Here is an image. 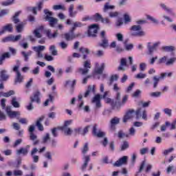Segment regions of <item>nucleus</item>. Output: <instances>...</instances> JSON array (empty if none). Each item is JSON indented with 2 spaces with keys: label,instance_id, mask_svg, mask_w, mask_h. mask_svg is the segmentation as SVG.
Masks as SVG:
<instances>
[{
  "label": "nucleus",
  "instance_id": "nucleus-1",
  "mask_svg": "<svg viewBox=\"0 0 176 176\" xmlns=\"http://www.w3.org/2000/svg\"><path fill=\"white\" fill-rule=\"evenodd\" d=\"M131 36H145V32L140 25H132L130 28Z\"/></svg>",
  "mask_w": 176,
  "mask_h": 176
},
{
  "label": "nucleus",
  "instance_id": "nucleus-2",
  "mask_svg": "<svg viewBox=\"0 0 176 176\" xmlns=\"http://www.w3.org/2000/svg\"><path fill=\"white\" fill-rule=\"evenodd\" d=\"M171 78L173 76V72L169 73H161L160 76L157 77L156 76H153V88L156 89L157 87V85L159 84V82L166 77Z\"/></svg>",
  "mask_w": 176,
  "mask_h": 176
},
{
  "label": "nucleus",
  "instance_id": "nucleus-3",
  "mask_svg": "<svg viewBox=\"0 0 176 176\" xmlns=\"http://www.w3.org/2000/svg\"><path fill=\"white\" fill-rule=\"evenodd\" d=\"M63 36L65 41H74V39H76V38H79V36H80V33L75 34V31L70 29L68 32H66L63 34Z\"/></svg>",
  "mask_w": 176,
  "mask_h": 176
},
{
  "label": "nucleus",
  "instance_id": "nucleus-4",
  "mask_svg": "<svg viewBox=\"0 0 176 176\" xmlns=\"http://www.w3.org/2000/svg\"><path fill=\"white\" fill-rule=\"evenodd\" d=\"M104 69H105V63H102L100 66V63H98V62L95 63L94 72L98 75H102L103 79L104 78H107V74H102V72H104Z\"/></svg>",
  "mask_w": 176,
  "mask_h": 176
},
{
  "label": "nucleus",
  "instance_id": "nucleus-5",
  "mask_svg": "<svg viewBox=\"0 0 176 176\" xmlns=\"http://www.w3.org/2000/svg\"><path fill=\"white\" fill-rule=\"evenodd\" d=\"M82 98H83V96L82 94L78 95V109L87 113L90 112V107L89 105L85 106V102H83Z\"/></svg>",
  "mask_w": 176,
  "mask_h": 176
},
{
  "label": "nucleus",
  "instance_id": "nucleus-6",
  "mask_svg": "<svg viewBox=\"0 0 176 176\" xmlns=\"http://www.w3.org/2000/svg\"><path fill=\"white\" fill-rule=\"evenodd\" d=\"M83 67L84 68H80L78 69V72H80L81 75H87V74H89L90 68H91V63L90 60L84 61Z\"/></svg>",
  "mask_w": 176,
  "mask_h": 176
},
{
  "label": "nucleus",
  "instance_id": "nucleus-7",
  "mask_svg": "<svg viewBox=\"0 0 176 176\" xmlns=\"http://www.w3.org/2000/svg\"><path fill=\"white\" fill-rule=\"evenodd\" d=\"M100 36H101L102 41L98 44V46H99L100 47H102L103 49H107V47L109 45V44L108 43V39L105 36V31H102L100 32Z\"/></svg>",
  "mask_w": 176,
  "mask_h": 176
},
{
  "label": "nucleus",
  "instance_id": "nucleus-8",
  "mask_svg": "<svg viewBox=\"0 0 176 176\" xmlns=\"http://www.w3.org/2000/svg\"><path fill=\"white\" fill-rule=\"evenodd\" d=\"M46 49L45 45H38L32 47V50L36 52V56L37 58H43V52Z\"/></svg>",
  "mask_w": 176,
  "mask_h": 176
},
{
  "label": "nucleus",
  "instance_id": "nucleus-9",
  "mask_svg": "<svg viewBox=\"0 0 176 176\" xmlns=\"http://www.w3.org/2000/svg\"><path fill=\"white\" fill-rule=\"evenodd\" d=\"M21 39V34H18L16 36L10 35L8 36L4 37L1 39L3 43H6L8 42H17Z\"/></svg>",
  "mask_w": 176,
  "mask_h": 176
},
{
  "label": "nucleus",
  "instance_id": "nucleus-10",
  "mask_svg": "<svg viewBox=\"0 0 176 176\" xmlns=\"http://www.w3.org/2000/svg\"><path fill=\"white\" fill-rule=\"evenodd\" d=\"M134 115H135V111H134V109L128 110L122 119L123 123H127L130 119L134 118Z\"/></svg>",
  "mask_w": 176,
  "mask_h": 176
},
{
  "label": "nucleus",
  "instance_id": "nucleus-11",
  "mask_svg": "<svg viewBox=\"0 0 176 176\" xmlns=\"http://www.w3.org/2000/svg\"><path fill=\"white\" fill-rule=\"evenodd\" d=\"M91 104H94L96 109H100L101 108V95L96 94L91 100Z\"/></svg>",
  "mask_w": 176,
  "mask_h": 176
},
{
  "label": "nucleus",
  "instance_id": "nucleus-12",
  "mask_svg": "<svg viewBox=\"0 0 176 176\" xmlns=\"http://www.w3.org/2000/svg\"><path fill=\"white\" fill-rule=\"evenodd\" d=\"M136 119L142 118L144 120H148V116L146 114V110L139 109L135 112Z\"/></svg>",
  "mask_w": 176,
  "mask_h": 176
},
{
  "label": "nucleus",
  "instance_id": "nucleus-13",
  "mask_svg": "<svg viewBox=\"0 0 176 176\" xmlns=\"http://www.w3.org/2000/svg\"><path fill=\"white\" fill-rule=\"evenodd\" d=\"M98 31V25L97 24L91 25L88 30V36H96V34H97Z\"/></svg>",
  "mask_w": 176,
  "mask_h": 176
},
{
  "label": "nucleus",
  "instance_id": "nucleus-14",
  "mask_svg": "<svg viewBox=\"0 0 176 176\" xmlns=\"http://www.w3.org/2000/svg\"><path fill=\"white\" fill-rule=\"evenodd\" d=\"M36 153H38V148L34 147L30 151V156L33 163H38V162H39V157L36 155Z\"/></svg>",
  "mask_w": 176,
  "mask_h": 176
},
{
  "label": "nucleus",
  "instance_id": "nucleus-15",
  "mask_svg": "<svg viewBox=\"0 0 176 176\" xmlns=\"http://www.w3.org/2000/svg\"><path fill=\"white\" fill-rule=\"evenodd\" d=\"M129 157L123 156L122 157L120 158L118 161H116L113 166L114 167H120V166H123V164H126L127 163V160Z\"/></svg>",
  "mask_w": 176,
  "mask_h": 176
},
{
  "label": "nucleus",
  "instance_id": "nucleus-16",
  "mask_svg": "<svg viewBox=\"0 0 176 176\" xmlns=\"http://www.w3.org/2000/svg\"><path fill=\"white\" fill-rule=\"evenodd\" d=\"M159 45H160V42L155 43L153 45H151V43H148L147 45L148 54H153V51L157 49V46H159Z\"/></svg>",
  "mask_w": 176,
  "mask_h": 176
},
{
  "label": "nucleus",
  "instance_id": "nucleus-17",
  "mask_svg": "<svg viewBox=\"0 0 176 176\" xmlns=\"http://www.w3.org/2000/svg\"><path fill=\"white\" fill-rule=\"evenodd\" d=\"M120 123V118L114 117L110 120V129L111 130H115L116 126Z\"/></svg>",
  "mask_w": 176,
  "mask_h": 176
},
{
  "label": "nucleus",
  "instance_id": "nucleus-18",
  "mask_svg": "<svg viewBox=\"0 0 176 176\" xmlns=\"http://www.w3.org/2000/svg\"><path fill=\"white\" fill-rule=\"evenodd\" d=\"M42 32H43V26H39L33 31L35 38H42Z\"/></svg>",
  "mask_w": 176,
  "mask_h": 176
},
{
  "label": "nucleus",
  "instance_id": "nucleus-19",
  "mask_svg": "<svg viewBox=\"0 0 176 176\" xmlns=\"http://www.w3.org/2000/svg\"><path fill=\"white\" fill-rule=\"evenodd\" d=\"M42 8H43V1H39L36 3V7H33L31 9V11L32 12L33 14H38V10H42Z\"/></svg>",
  "mask_w": 176,
  "mask_h": 176
},
{
  "label": "nucleus",
  "instance_id": "nucleus-20",
  "mask_svg": "<svg viewBox=\"0 0 176 176\" xmlns=\"http://www.w3.org/2000/svg\"><path fill=\"white\" fill-rule=\"evenodd\" d=\"M92 133L94 135H95L96 137H98V138H101L105 135V133H104L101 130H99L97 132V124H95L94 126Z\"/></svg>",
  "mask_w": 176,
  "mask_h": 176
},
{
  "label": "nucleus",
  "instance_id": "nucleus-21",
  "mask_svg": "<svg viewBox=\"0 0 176 176\" xmlns=\"http://www.w3.org/2000/svg\"><path fill=\"white\" fill-rule=\"evenodd\" d=\"M6 113L10 118H17V116H20V111H12L10 107H6Z\"/></svg>",
  "mask_w": 176,
  "mask_h": 176
},
{
  "label": "nucleus",
  "instance_id": "nucleus-22",
  "mask_svg": "<svg viewBox=\"0 0 176 176\" xmlns=\"http://www.w3.org/2000/svg\"><path fill=\"white\" fill-rule=\"evenodd\" d=\"M39 96H41V92L39 91H36L34 93L33 96L30 97V101L32 102H37L39 104L41 100L39 99Z\"/></svg>",
  "mask_w": 176,
  "mask_h": 176
},
{
  "label": "nucleus",
  "instance_id": "nucleus-23",
  "mask_svg": "<svg viewBox=\"0 0 176 176\" xmlns=\"http://www.w3.org/2000/svg\"><path fill=\"white\" fill-rule=\"evenodd\" d=\"M82 160L84 163L81 166L82 171H85L86 170L87 165L89 164V162H90V156L89 155H85L82 157Z\"/></svg>",
  "mask_w": 176,
  "mask_h": 176
},
{
  "label": "nucleus",
  "instance_id": "nucleus-24",
  "mask_svg": "<svg viewBox=\"0 0 176 176\" xmlns=\"http://www.w3.org/2000/svg\"><path fill=\"white\" fill-rule=\"evenodd\" d=\"M90 94H96V85H89L84 95V97H89Z\"/></svg>",
  "mask_w": 176,
  "mask_h": 176
},
{
  "label": "nucleus",
  "instance_id": "nucleus-25",
  "mask_svg": "<svg viewBox=\"0 0 176 176\" xmlns=\"http://www.w3.org/2000/svg\"><path fill=\"white\" fill-rule=\"evenodd\" d=\"M75 8V6L74 4H71L69 7L68 12L69 17H76V14H78V11L74 10Z\"/></svg>",
  "mask_w": 176,
  "mask_h": 176
},
{
  "label": "nucleus",
  "instance_id": "nucleus-26",
  "mask_svg": "<svg viewBox=\"0 0 176 176\" xmlns=\"http://www.w3.org/2000/svg\"><path fill=\"white\" fill-rule=\"evenodd\" d=\"M126 66H127V60L125 58H121L118 71H126V68H124Z\"/></svg>",
  "mask_w": 176,
  "mask_h": 176
},
{
  "label": "nucleus",
  "instance_id": "nucleus-27",
  "mask_svg": "<svg viewBox=\"0 0 176 176\" xmlns=\"http://www.w3.org/2000/svg\"><path fill=\"white\" fill-rule=\"evenodd\" d=\"M43 119H45V116H41L37 120L36 122V127H38L40 131H43L44 130L43 125H42V122L43 121Z\"/></svg>",
  "mask_w": 176,
  "mask_h": 176
},
{
  "label": "nucleus",
  "instance_id": "nucleus-28",
  "mask_svg": "<svg viewBox=\"0 0 176 176\" xmlns=\"http://www.w3.org/2000/svg\"><path fill=\"white\" fill-rule=\"evenodd\" d=\"M45 32L49 39H54L57 38V36H58V32H57V30L54 34H52V30H47Z\"/></svg>",
  "mask_w": 176,
  "mask_h": 176
},
{
  "label": "nucleus",
  "instance_id": "nucleus-29",
  "mask_svg": "<svg viewBox=\"0 0 176 176\" xmlns=\"http://www.w3.org/2000/svg\"><path fill=\"white\" fill-rule=\"evenodd\" d=\"M16 155L17 156H20V155H23V156H27L28 155V150L25 149L24 147H21L16 150Z\"/></svg>",
  "mask_w": 176,
  "mask_h": 176
},
{
  "label": "nucleus",
  "instance_id": "nucleus-30",
  "mask_svg": "<svg viewBox=\"0 0 176 176\" xmlns=\"http://www.w3.org/2000/svg\"><path fill=\"white\" fill-rule=\"evenodd\" d=\"M7 72H8L5 69L1 70V72H0V78H1L0 81L2 80L3 82H5V81H6L7 80L9 79V75H8L6 74Z\"/></svg>",
  "mask_w": 176,
  "mask_h": 176
},
{
  "label": "nucleus",
  "instance_id": "nucleus-31",
  "mask_svg": "<svg viewBox=\"0 0 176 176\" xmlns=\"http://www.w3.org/2000/svg\"><path fill=\"white\" fill-rule=\"evenodd\" d=\"M38 136L34 133H30V140L31 141H33V145H38L39 144V140H37Z\"/></svg>",
  "mask_w": 176,
  "mask_h": 176
},
{
  "label": "nucleus",
  "instance_id": "nucleus-32",
  "mask_svg": "<svg viewBox=\"0 0 176 176\" xmlns=\"http://www.w3.org/2000/svg\"><path fill=\"white\" fill-rule=\"evenodd\" d=\"M79 52H80V53L84 54L82 56L83 60H86V58H87V56H86V54H90V50H89V49L85 48L83 47H82L79 49Z\"/></svg>",
  "mask_w": 176,
  "mask_h": 176
},
{
  "label": "nucleus",
  "instance_id": "nucleus-33",
  "mask_svg": "<svg viewBox=\"0 0 176 176\" xmlns=\"http://www.w3.org/2000/svg\"><path fill=\"white\" fill-rule=\"evenodd\" d=\"M13 31V25L12 24H8L6 26H3L2 28V33L7 32H12Z\"/></svg>",
  "mask_w": 176,
  "mask_h": 176
},
{
  "label": "nucleus",
  "instance_id": "nucleus-34",
  "mask_svg": "<svg viewBox=\"0 0 176 176\" xmlns=\"http://www.w3.org/2000/svg\"><path fill=\"white\" fill-rule=\"evenodd\" d=\"M23 79H24V77H23V76L21 75V73H20V72H17L14 84L17 85V83H21Z\"/></svg>",
  "mask_w": 176,
  "mask_h": 176
},
{
  "label": "nucleus",
  "instance_id": "nucleus-35",
  "mask_svg": "<svg viewBox=\"0 0 176 176\" xmlns=\"http://www.w3.org/2000/svg\"><path fill=\"white\" fill-rule=\"evenodd\" d=\"M113 9H115V6H112L111 4H109V3H106L104 6L103 8V12L104 13H107V12H108V10H113Z\"/></svg>",
  "mask_w": 176,
  "mask_h": 176
},
{
  "label": "nucleus",
  "instance_id": "nucleus-36",
  "mask_svg": "<svg viewBox=\"0 0 176 176\" xmlns=\"http://www.w3.org/2000/svg\"><path fill=\"white\" fill-rule=\"evenodd\" d=\"M60 130L63 131L65 135H72L73 133V130L69 127H60Z\"/></svg>",
  "mask_w": 176,
  "mask_h": 176
},
{
  "label": "nucleus",
  "instance_id": "nucleus-37",
  "mask_svg": "<svg viewBox=\"0 0 176 176\" xmlns=\"http://www.w3.org/2000/svg\"><path fill=\"white\" fill-rule=\"evenodd\" d=\"M44 14H45V20L49 21L50 19H52L53 12H50L49 10L45 9L44 10Z\"/></svg>",
  "mask_w": 176,
  "mask_h": 176
},
{
  "label": "nucleus",
  "instance_id": "nucleus-38",
  "mask_svg": "<svg viewBox=\"0 0 176 176\" xmlns=\"http://www.w3.org/2000/svg\"><path fill=\"white\" fill-rule=\"evenodd\" d=\"M104 101L107 104H110V105L112 107V108H115V107H116V101H115L109 98H105Z\"/></svg>",
  "mask_w": 176,
  "mask_h": 176
},
{
  "label": "nucleus",
  "instance_id": "nucleus-39",
  "mask_svg": "<svg viewBox=\"0 0 176 176\" xmlns=\"http://www.w3.org/2000/svg\"><path fill=\"white\" fill-rule=\"evenodd\" d=\"M14 95V91L11 90L8 92H0V97H10V96Z\"/></svg>",
  "mask_w": 176,
  "mask_h": 176
},
{
  "label": "nucleus",
  "instance_id": "nucleus-40",
  "mask_svg": "<svg viewBox=\"0 0 176 176\" xmlns=\"http://www.w3.org/2000/svg\"><path fill=\"white\" fill-rule=\"evenodd\" d=\"M21 54L24 57V60L27 62L28 61V59H29L28 57H30V56L32 54V51H28V52L23 51L21 52Z\"/></svg>",
  "mask_w": 176,
  "mask_h": 176
},
{
  "label": "nucleus",
  "instance_id": "nucleus-41",
  "mask_svg": "<svg viewBox=\"0 0 176 176\" xmlns=\"http://www.w3.org/2000/svg\"><path fill=\"white\" fill-rule=\"evenodd\" d=\"M135 128L131 127L129 130V133H126V138H129V137H134L135 135Z\"/></svg>",
  "mask_w": 176,
  "mask_h": 176
},
{
  "label": "nucleus",
  "instance_id": "nucleus-42",
  "mask_svg": "<svg viewBox=\"0 0 176 176\" xmlns=\"http://www.w3.org/2000/svg\"><path fill=\"white\" fill-rule=\"evenodd\" d=\"M80 27H83V23L79 21H76L73 23V27L71 28V30H72L73 31H75L76 28H80Z\"/></svg>",
  "mask_w": 176,
  "mask_h": 176
},
{
  "label": "nucleus",
  "instance_id": "nucleus-43",
  "mask_svg": "<svg viewBox=\"0 0 176 176\" xmlns=\"http://www.w3.org/2000/svg\"><path fill=\"white\" fill-rule=\"evenodd\" d=\"M146 19L147 20H150V21H151V23H153V24H155V25L159 24V20H157L156 18L151 15H146Z\"/></svg>",
  "mask_w": 176,
  "mask_h": 176
},
{
  "label": "nucleus",
  "instance_id": "nucleus-44",
  "mask_svg": "<svg viewBox=\"0 0 176 176\" xmlns=\"http://www.w3.org/2000/svg\"><path fill=\"white\" fill-rule=\"evenodd\" d=\"M11 104L14 107V108H20V103L17 102V98H16V97L12 98Z\"/></svg>",
  "mask_w": 176,
  "mask_h": 176
},
{
  "label": "nucleus",
  "instance_id": "nucleus-45",
  "mask_svg": "<svg viewBox=\"0 0 176 176\" xmlns=\"http://www.w3.org/2000/svg\"><path fill=\"white\" fill-rule=\"evenodd\" d=\"M176 61V57H173L167 60L166 65L170 67V65H174V63Z\"/></svg>",
  "mask_w": 176,
  "mask_h": 176
},
{
  "label": "nucleus",
  "instance_id": "nucleus-46",
  "mask_svg": "<svg viewBox=\"0 0 176 176\" xmlns=\"http://www.w3.org/2000/svg\"><path fill=\"white\" fill-rule=\"evenodd\" d=\"M124 48L127 52H130V50H133V49L134 48V45L131 43L127 44V41H124Z\"/></svg>",
  "mask_w": 176,
  "mask_h": 176
},
{
  "label": "nucleus",
  "instance_id": "nucleus-47",
  "mask_svg": "<svg viewBox=\"0 0 176 176\" xmlns=\"http://www.w3.org/2000/svg\"><path fill=\"white\" fill-rule=\"evenodd\" d=\"M21 13V12H17L15 13L14 16L12 17V21H14V23L15 24H17V23L20 22V20L19 19V16H20V14Z\"/></svg>",
  "mask_w": 176,
  "mask_h": 176
},
{
  "label": "nucleus",
  "instance_id": "nucleus-48",
  "mask_svg": "<svg viewBox=\"0 0 176 176\" xmlns=\"http://www.w3.org/2000/svg\"><path fill=\"white\" fill-rule=\"evenodd\" d=\"M48 21L50 23V27H54V25H56V24L58 23V19L52 17L50 20H48Z\"/></svg>",
  "mask_w": 176,
  "mask_h": 176
},
{
  "label": "nucleus",
  "instance_id": "nucleus-49",
  "mask_svg": "<svg viewBox=\"0 0 176 176\" xmlns=\"http://www.w3.org/2000/svg\"><path fill=\"white\" fill-rule=\"evenodd\" d=\"M24 25H25L24 23H21L19 25H17L16 26V32L19 33L23 32V30H24Z\"/></svg>",
  "mask_w": 176,
  "mask_h": 176
},
{
  "label": "nucleus",
  "instance_id": "nucleus-50",
  "mask_svg": "<svg viewBox=\"0 0 176 176\" xmlns=\"http://www.w3.org/2000/svg\"><path fill=\"white\" fill-rule=\"evenodd\" d=\"M14 1L15 0H7V1H3L1 3V5L3 6H10L13 5V3H14Z\"/></svg>",
  "mask_w": 176,
  "mask_h": 176
},
{
  "label": "nucleus",
  "instance_id": "nucleus-51",
  "mask_svg": "<svg viewBox=\"0 0 176 176\" xmlns=\"http://www.w3.org/2000/svg\"><path fill=\"white\" fill-rule=\"evenodd\" d=\"M92 19L95 21H101L102 20V16H101V14H100L99 13H96L93 16Z\"/></svg>",
  "mask_w": 176,
  "mask_h": 176
},
{
  "label": "nucleus",
  "instance_id": "nucleus-52",
  "mask_svg": "<svg viewBox=\"0 0 176 176\" xmlns=\"http://www.w3.org/2000/svg\"><path fill=\"white\" fill-rule=\"evenodd\" d=\"M43 144H47V141H50V133H45L42 138Z\"/></svg>",
  "mask_w": 176,
  "mask_h": 176
},
{
  "label": "nucleus",
  "instance_id": "nucleus-53",
  "mask_svg": "<svg viewBox=\"0 0 176 176\" xmlns=\"http://www.w3.org/2000/svg\"><path fill=\"white\" fill-rule=\"evenodd\" d=\"M50 52L52 56H57V50L55 45H51L50 47Z\"/></svg>",
  "mask_w": 176,
  "mask_h": 176
},
{
  "label": "nucleus",
  "instance_id": "nucleus-54",
  "mask_svg": "<svg viewBox=\"0 0 176 176\" xmlns=\"http://www.w3.org/2000/svg\"><path fill=\"white\" fill-rule=\"evenodd\" d=\"M119 79V76L117 74L113 75L110 78V82H109V86L112 85L113 82L118 80Z\"/></svg>",
  "mask_w": 176,
  "mask_h": 176
},
{
  "label": "nucleus",
  "instance_id": "nucleus-55",
  "mask_svg": "<svg viewBox=\"0 0 176 176\" xmlns=\"http://www.w3.org/2000/svg\"><path fill=\"white\" fill-rule=\"evenodd\" d=\"M82 153L86 155L89 151V143H85L81 149Z\"/></svg>",
  "mask_w": 176,
  "mask_h": 176
},
{
  "label": "nucleus",
  "instance_id": "nucleus-56",
  "mask_svg": "<svg viewBox=\"0 0 176 176\" xmlns=\"http://www.w3.org/2000/svg\"><path fill=\"white\" fill-rule=\"evenodd\" d=\"M82 127H77V128H75L74 130H73V134L74 135H79V134H82Z\"/></svg>",
  "mask_w": 176,
  "mask_h": 176
},
{
  "label": "nucleus",
  "instance_id": "nucleus-57",
  "mask_svg": "<svg viewBox=\"0 0 176 176\" xmlns=\"http://www.w3.org/2000/svg\"><path fill=\"white\" fill-rule=\"evenodd\" d=\"M162 50H164V52H174L175 48L173 46H166L162 47Z\"/></svg>",
  "mask_w": 176,
  "mask_h": 176
},
{
  "label": "nucleus",
  "instance_id": "nucleus-58",
  "mask_svg": "<svg viewBox=\"0 0 176 176\" xmlns=\"http://www.w3.org/2000/svg\"><path fill=\"white\" fill-rule=\"evenodd\" d=\"M54 10H65V7L61 5H55L52 7Z\"/></svg>",
  "mask_w": 176,
  "mask_h": 176
},
{
  "label": "nucleus",
  "instance_id": "nucleus-59",
  "mask_svg": "<svg viewBox=\"0 0 176 176\" xmlns=\"http://www.w3.org/2000/svg\"><path fill=\"white\" fill-rule=\"evenodd\" d=\"M58 46L63 49V50H65L67 47H68V43L65 41H61L58 43Z\"/></svg>",
  "mask_w": 176,
  "mask_h": 176
},
{
  "label": "nucleus",
  "instance_id": "nucleus-60",
  "mask_svg": "<svg viewBox=\"0 0 176 176\" xmlns=\"http://www.w3.org/2000/svg\"><path fill=\"white\" fill-rule=\"evenodd\" d=\"M135 79H145L146 78V74L144 73H138L135 76Z\"/></svg>",
  "mask_w": 176,
  "mask_h": 176
},
{
  "label": "nucleus",
  "instance_id": "nucleus-61",
  "mask_svg": "<svg viewBox=\"0 0 176 176\" xmlns=\"http://www.w3.org/2000/svg\"><path fill=\"white\" fill-rule=\"evenodd\" d=\"M172 152H174L173 147L164 150L162 153L164 156H167V155H169V153H171Z\"/></svg>",
  "mask_w": 176,
  "mask_h": 176
},
{
  "label": "nucleus",
  "instance_id": "nucleus-62",
  "mask_svg": "<svg viewBox=\"0 0 176 176\" xmlns=\"http://www.w3.org/2000/svg\"><path fill=\"white\" fill-rule=\"evenodd\" d=\"M160 96H162V92H160V91L150 93V96L154 97L155 98H157V97H160Z\"/></svg>",
  "mask_w": 176,
  "mask_h": 176
},
{
  "label": "nucleus",
  "instance_id": "nucleus-63",
  "mask_svg": "<svg viewBox=\"0 0 176 176\" xmlns=\"http://www.w3.org/2000/svg\"><path fill=\"white\" fill-rule=\"evenodd\" d=\"M158 64H165L166 65V63H167V56H163L162 58H160L158 61H157Z\"/></svg>",
  "mask_w": 176,
  "mask_h": 176
},
{
  "label": "nucleus",
  "instance_id": "nucleus-64",
  "mask_svg": "<svg viewBox=\"0 0 176 176\" xmlns=\"http://www.w3.org/2000/svg\"><path fill=\"white\" fill-rule=\"evenodd\" d=\"M118 16H119V12H118L117 11L109 12V17H110L111 19L118 17Z\"/></svg>",
  "mask_w": 176,
  "mask_h": 176
}]
</instances>
